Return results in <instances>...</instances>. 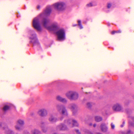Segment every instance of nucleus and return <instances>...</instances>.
<instances>
[{
    "label": "nucleus",
    "mask_w": 134,
    "mask_h": 134,
    "mask_svg": "<svg viewBox=\"0 0 134 134\" xmlns=\"http://www.w3.org/2000/svg\"><path fill=\"white\" fill-rule=\"evenodd\" d=\"M9 108V107L7 105H5L3 108V110L4 111L8 110Z\"/></svg>",
    "instance_id": "aec40b11"
},
{
    "label": "nucleus",
    "mask_w": 134,
    "mask_h": 134,
    "mask_svg": "<svg viewBox=\"0 0 134 134\" xmlns=\"http://www.w3.org/2000/svg\"><path fill=\"white\" fill-rule=\"evenodd\" d=\"M18 123L21 125H23L24 124V122L23 121L19 120L18 121Z\"/></svg>",
    "instance_id": "4be33fe9"
},
{
    "label": "nucleus",
    "mask_w": 134,
    "mask_h": 134,
    "mask_svg": "<svg viewBox=\"0 0 134 134\" xmlns=\"http://www.w3.org/2000/svg\"><path fill=\"white\" fill-rule=\"evenodd\" d=\"M69 108L72 111L76 110L77 108V105L74 104H71L69 105Z\"/></svg>",
    "instance_id": "f8f14e48"
},
{
    "label": "nucleus",
    "mask_w": 134,
    "mask_h": 134,
    "mask_svg": "<svg viewBox=\"0 0 134 134\" xmlns=\"http://www.w3.org/2000/svg\"><path fill=\"white\" fill-rule=\"evenodd\" d=\"M37 8H38V9H39V8H40V7H39V6H38V7H37Z\"/></svg>",
    "instance_id": "e433bc0d"
},
{
    "label": "nucleus",
    "mask_w": 134,
    "mask_h": 134,
    "mask_svg": "<svg viewBox=\"0 0 134 134\" xmlns=\"http://www.w3.org/2000/svg\"><path fill=\"white\" fill-rule=\"evenodd\" d=\"M71 120L70 119H69L67 120H64V122L66 123V124L68 125H69L71 124Z\"/></svg>",
    "instance_id": "6ab92c4d"
},
{
    "label": "nucleus",
    "mask_w": 134,
    "mask_h": 134,
    "mask_svg": "<svg viewBox=\"0 0 134 134\" xmlns=\"http://www.w3.org/2000/svg\"><path fill=\"white\" fill-rule=\"evenodd\" d=\"M58 39L59 40L63 41L65 39V34L64 30L60 29L58 30L56 32Z\"/></svg>",
    "instance_id": "7ed1b4c3"
},
{
    "label": "nucleus",
    "mask_w": 134,
    "mask_h": 134,
    "mask_svg": "<svg viewBox=\"0 0 134 134\" xmlns=\"http://www.w3.org/2000/svg\"><path fill=\"white\" fill-rule=\"evenodd\" d=\"M87 105L89 107H90V106L91 105V104L90 103H87Z\"/></svg>",
    "instance_id": "c756f323"
},
{
    "label": "nucleus",
    "mask_w": 134,
    "mask_h": 134,
    "mask_svg": "<svg viewBox=\"0 0 134 134\" xmlns=\"http://www.w3.org/2000/svg\"><path fill=\"white\" fill-rule=\"evenodd\" d=\"M133 98H134V97H133Z\"/></svg>",
    "instance_id": "58836bf2"
},
{
    "label": "nucleus",
    "mask_w": 134,
    "mask_h": 134,
    "mask_svg": "<svg viewBox=\"0 0 134 134\" xmlns=\"http://www.w3.org/2000/svg\"><path fill=\"white\" fill-rule=\"evenodd\" d=\"M78 23L79 25V26L80 28V29L83 28V27L82 26V25L81 24V21L80 20L78 21Z\"/></svg>",
    "instance_id": "5701e85b"
},
{
    "label": "nucleus",
    "mask_w": 134,
    "mask_h": 134,
    "mask_svg": "<svg viewBox=\"0 0 134 134\" xmlns=\"http://www.w3.org/2000/svg\"><path fill=\"white\" fill-rule=\"evenodd\" d=\"M125 121H124L122 122V124L124 125L125 124Z\"/></svg>",
    "instance_id": "473e14b6"
},
{
    "label": "nucleus",
    "mask_w": 134,
    "mask_h": 134,
    "mask_svg": "<svg viewBox=\"0 0 134 134\" xmlns=\"http://www.w3.org/2000/svg\"><path fill=\"white\" fill-rule=\"evenodd\" d=\"M30 38V42L32 43L34 45H36L38 46L39 45L37 42L35 34H34L31 35Z\"/></svg>",
    "instance_id": "0eeeda50"
},
{
    "label": "nucleus",
    "mask_w": 134,
    "mask_h": 134,
    "mask_svg": "<svg viewBox=\"0 0 134 134\" xmlns=\"http://www.w3.org/2000/svg\"><path fill=\"white\" fill-rule=\"evenodd\" d=\"M37 114L40 116L46 117L49 116L47 110L45 109L42 108L40 109L37 112Z\"/></svg>",
    "instance_id": "39448f33"
},
{
    "label": "nucleus",
    "mask_w": 134,
    "mask_h": 134,
    "mask_svg": "<svg viewBox=\"0 0 134 134\" xmlns=\"http://www.w3.org/2000/svg\"><path fill=\"white\" fill-rule=\"evenodd\" d=\"M113 110L117 111L122 112L123 111V108L121 105L118 103L114 104L112 107Z\"/></svg>",
    "instance_id": "423d86ee"
},
{
    "label": "nucleus",
    "mask_w": 134,
    "mask_h": 134,
    "mask_svg": "<svg viewBox=\"0 0 134 134\" xmlns=\"http://www.w3.org/2000/svg\"><path fill=\"white\" fill-rule=\"evenodd\" d=\"M124 126V125L122 124L120 126V127H123Z\"/></svg>",
    "instance_id": "7c9ffc66"
},
{
    "label": "nucleus",
    "mask_w": 134,
    "mask_h": 134,
    "mask_svg": "<svg viewBox=\"0 0 134 134\" xmlns=\"http://www.w3.org/2000/svg\"><path fill=\"white\" fill-rule=\"evenodd\" d=\"M93 127H96V124H94L93 125Z\"/></svg>",
    "instance_id": "2f4dec72"
},
{
    "label": "nucleus",
    "mask_w": 134,
    "mask_h": 134,
    "mask_svg": "<svg viewBox=\"0 0 134 134\" xmlns=\"http://www.w3.org/2000/svg\"><path fill=\"white\" fill-rule=\"evenodd\" d=\"M121 32V31L120 30H119L116 31H113L111 32V34H114L115 33H120Z\"/></svg>",
    "instance_id": "393cba45"
},
{
    "label": "nucleus",
    "mask_w": 134,
    "mask_h": 134,
    "mask_svg": "<svg viewBox=\"0 0 134 134\" xmlns=\"http://www.w3.org/2000/svg\"><path fill=\"white\" fill-rule=\"evenodd\" d=\"M65 7V4L63 2L57 3L54 4L52 7L46 8L44 12L40 14L39 16L35 18L33 20V25L34 27L38 31L41 30L40 20L41 18H43L42 21V24L43 26L48 30H54L57 27V24L56 23L53 24L51 26H49V20L47 18H44L49 14L51 12V9L53 8L58 10H62Z\"/></svg>",
    "instance_id": "f257e3e1"
},
{
    "label": "nucleus",
    "mask_w": 134,
    "mask_h": 134,
    "mask_svg": "<svg viewBox=\"0 0 134 134\" xmlns=\"http://www.w3.org/2000/svg\"><path fill=\"white\" fill-rule=\"evenodd\" d=\"M97 134H102V133H97Z\"/></svg>",
    "instance_id": "c9c22d12"
},
{
    "label": "nucleus",
    "mask_w": 134,
    "mask_h": 134,
    "mask_svg": "<svg viewBox=\"0 0 134 134\" xmlns=\"http://www.w3.org/2000/svg\"><path fill=\"white\" fill-rule=\"evenodd\" d=\"M57 127L59 128L60 131H65L68 130L67 126L64 124H61L60 125L58 126Z\"/></svg>",
    "instance_id": "1a4fd4ad"
},
{
    "label": "nucleus",
    "mask_w": 134,
    "mask_h": 134,
    "mask_svg": "<svg viewBox=\"0 0 134 134\" xmlns=\"http://www.w3.org/2000/svg\"><path fill=\"white\" fill-rule=\"evenodd\" d=\"M49 120L52 123L55 122L57 120V118H49Z\"/></svg>",
    "instance_id": "f3484780"
},
{
    "label": "nucleus",
    "mask_w": 134,
    "mask_h": 134,
    "mask_svg": "<svg viewBox=\"0 0 134 134\" xmlns=\"http://www.w3.org/2000/svg\"><path fill=\"white\" fill-rule=\"evenodd\" d=\"M66 96L70 100H76L78 97L77 93L74 91H70L67 92L65 93Z\"/></svg>",
    "instance_id": "f03ea898"
},
{
    "label": "nucleus",
    "mask_w": 134,
    "mask_h": 134,
    "mask_svg": "<svg viewBox=\"0 0 134 134\" xmlns=\"http://www.w3.org/2000/svg\"><path fill=\"white\" fill-rule=\"evenodd\" d=\"M41 127L42 129V131L44 132H46L47 131V129L46 128H45L44 127V123L43 122H42L41 123Z\"/></svg>",
    "instance_id": "ddd939ff"
},
{
    "label": "nucleus",
    "mask_w": 134,
    "mask_h": 134,
    "mask_svg": "<svg viewBox=\"0 0 134 134\" xmlns=\"http://www.w3.org/2000/svg\"><path fill=\"white\" fill-rule=\"evenodd\" d=\"M56 99L57 100L63 103H66L67 102V100L65 98H63L59 96H57Z\"/></svg>",
    "instance_id": "9b49d317"
},
{
    "label": "nucleus",
    "mask_w": 134,
    "mask_h": 134,
    "mask_svg": "<svg viewBox=\"0 0 134 134\" xmlns=\"http://www.w3.org/2000/svg\"><path fill=\"white\" fill-rule=\"evenodd\" d=\"M76 25H73V26H76Z\"/></svg>",
    "instance_id": "4c0bfd02"
},
{
    "label": "nucleus",
    "mask_w": 134,
    "mask_h": 134,
    "mask_svg": "<svg viewBox=\"0 0 134 134\" xmlns=\"http://www.w3.org/2000/svg\"><path fill=\"white\" fill-rule=\"evenodd\" d=\"M111 6V4L110 3H108L107 5V7L108 8H109Z\"/></svg>",
    "instance_id": "c85d7f7f"
},
{
    "label": "nucleus",
    "mask_w": 134,
    "mask_h": 134,
    "mask_svg": "<svg viewBox=\"0 0 134 134\" xmlns=\"http://www.w3.org/2000/svg\"><path fill=\"white\" fill-rule=\"evenodd\" d=\"M75 131L76 132V133L78 134H81V133L78 129H75Z\"/></svg>",
    "instance_id": "a878e982"
},
{
    "label": "nucleus",
    "mask_w": 134,
    "mask_h": 134,
    "mask_svg": "<svg viewBox=\"0 0 134 134\" xmlns=\"http://www.w3.org/2000/svg\"><path fill=\"white\" fill-rule=\"evenodd\" d=\"M63 118H60V120H61V121H62L63 120Z\"/></svg>",
    "instance_id": "72a5a7b5"
},
{
    "label": "nucleus",
    "mask_w": 134,
    "mask_h": 134,
    "mask_svg": "<svg viewBox=\"0 0 134 134\" xmlns=\"http://www.w3.org/2000/svg\"><path fill=\"white\" fill-rule=\"evenodd\" d=\"M121 132L122 134H133V132L131 130L127 131L126 132L124 131H121Z\"/></svg>",
    "instance_id": "2eb2a0df"
},
{
    "label": "nucleus",
    "mask_w": 134,
    "mask_h": 134,
    "mask_svg": "<svg viewBox=\"0 0 134 134\" xmlns=\"http://www.w3.org/2000/svg\"><path fill=\"white\" fill-rule=\"evenodd\" d=\"M131 118V120L132 121L129 120V125L134 127V118Z\"/></svg>",
    "instance_id": "4468645a"
},
{
    "label": "nucleus",
    "mask_w": 134,
    "mask_h": 134,
    "mask_svg": "<svg viewBox=\"0 0 134 134\" xmlns=\"http://www.w3.org/2000/svg\"><path fill=\"white\" fill-rule=\"evenodd\" d=\"M87 6L88 7H90L93 6V4L92 3H90L87 5Z\"/></svg>",
    "instance_id": "cd10ccee"
},
{
    "label": "nucleus",
    "mask_w": 134,
    "mask_h": 134,
    "mask_svg": "<svg viewBox=\"0 0 134 134\" xmlns=\"http://www.w3.org/2000/svg\"><path fill=\"white\" fill-rule=\"evenodd\" d=\"M100 128L101 131L104 132H106L108 129V128L105 123H103L101 124Z\"/></svg>",
    "instance_id": "9d476101"
},
{
    "label": "nucleus",
    "mask_w": 134,
    "mask_h": 134,
    "mask_svg": "<svg viewBox=\"0 0 134 134\" xmlns=\"http://www.w3.org/2000/svg\"><path fill=\"white\" fill-rule=\"evenodd\" d=\"M92 123H90V124H89V125H90V126H92Z\"/></svg>",
    "instance_id": "f704fd0d"
},
{
    "label": "nucleus",
    "mask_w": 134,
    "mask_h": 134,
    "mask_svg": "<svg viewBox=\"0 0 134 134\" xmlns=\"http://www.w3.org/2000/svg\"><path fill=\"white\" fill-rule=\"evenodd\" d=\"M32 134H40L41 132L38 130L35 129L32 131Z\"/></svg>",
    "instance_id": "a211bd4d"
},
{
    "label": "nucleus",
    "mask_w": 134,
    "mask_h": 134,
    "mask_svg": "<svg viewBox=\"0 0 134 134\" xmlns=\"http://www.w3.org/2000/svg\"><path fill=\"white\" fill-rule=\"evenodd\" d=\"M111 128L112 129H114L115 126L112 123H111Z\"/></svg>",
    "instance_id": "bb28decb"
},
{
    "label": "nucleus",
    "mask_w": 134,
    "mask_h": 134,
    "mask_svg": "<svg viewBox=\"0 0 134 134\" xmlns=\"http://www.w3.org/2000/svg\"><path fill=\"white\" fill-rule=\"evenodd\" d=\"M95 121L97 122H99L102 120V118H95Z\"/></svg>",
    "instance_id": "412c9836"
},
{
    "label": "nucleus",
    "mask_w": 134,
    "mask_h": 134,
    "mask_svg": "<svg viewBox=\"0 0 134 134\" xmlns=\"http://www.w3.org/2000/svg\"><path fill=\"white\" fill-rule=\"evenodd\" d=\"M72 126H76L77 127L79 125V124L77 122V121L75 120H72Z\"/></svg>",
    "instance_id": "dca6fc26"
},
{
    "label": "nucleus",
    "mask_w": 134,
    "mask_h": 134,
    "mask_svg": "<svg viewBox=\"0 0 134 134\" xmlns=\"http://www.w3.org/2000/svg\"><path fill=\"white\" fill-rule=\"evenodd\" d=\"M15 128L16 130L20 131L21 130V127L18 126L16 125L15 126Z\"/></svg>",
    "instance_id": "b1692460"
},
{
    "label": "nucleus",
    "mask_w": 134,
    "mask_h": 134,
    "mask_svg": "<svg viewBox=\"0 0 134 134\" xmlns=\"http://www.w3.org/2000/svg\"><path fill=\"white\" fill-rule=\"evenodd\" d=\"M2 125L3 126L2 128L3 130H5V132L7 134H14V132L11 130L8 129L7 124L5 123H0V127H2Z\"/></svg>",
    "instance_id": "20e7f679"
},
{
    "label": "nucleus",
    "mask_w": 134,
    "mask_h": 134,
    "mask_svg": "<svg viewBox=\"0 0 134 134\" xmlns=\"http://www.w3.org/2000/svg\"><path fill=\"white\" fill-rule=\"evenodd\" d=\"M56 108L57 110L59 111L62 108V114L64 115H65V116H67L68 113L66 109L64 107L58 105L57 106Z\"/></svg>",
    "instance_id": "6e6552de"
}]
</instances>
